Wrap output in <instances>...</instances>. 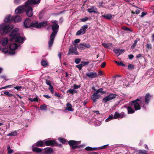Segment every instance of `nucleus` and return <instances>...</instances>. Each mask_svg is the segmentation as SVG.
<instances>
[{"label": "nucleus", "instance_id": "nucleus-39", "mask_svg": "<svg viewBox=\"0 0 154 154\" xmlns=\"http://www.w3.org/2000/svg\"><path fill=\"white\" fill-rule=\"evenodd\" d=\"M42 65L45 67H47L48 65V63L46 60H42L41 62Z\"/></svg>", "mask_w": 154, "mask_h": 154}, {"label": "nucleus", "instance_id": "nucleus-28", "mask_svg": "<svg viewBox=\"0 0 154 154\" xmlns=\"http://www.w3.org/2000/svg\"><path fill=\"white\" fill-rule=\"evenodd\" d=\"M125 51L124 50L120 49H114L113 50L114 52L116 54H118V55H120L122 52H124Z\"/></svg>", "mask_w": 154, "mask_h": 154}, {"label": "nucleus", "instance_id": "nucleus-11", "mask_svg": "<svg viewBox=\"0 0 154 154\" xmlns=\"http://www.w3.org/2000/svg\"><path fill=\"white\" fill-rule=\"evenodd\" d=\"M86 75L88 78L91 79L97 78L98 77L97 73L94 71L87 72Z\"/></svg>", "mask_w": 154, "mask_h": 154}, {"label": "nucleus", "instance_id": "nucleus-23", "mask_svg": "<svg viewBox=\"0 0 154 154\" xmlns=\"http://www.w3.org/2000/svg\"><path fill=\"white\" fill-rule=\"evenodd\" d=\"M40 0H28V5H29L30 4L33 5H36L39 4L40 2Z\"/></svg>", "mask_w": 154, "mask_h": 154}, {"label": "nucleus", "instance_id": "nucleus-31", "mask_svg": "<svg viewBox=\"0 0 154 154\" xmlns=\"http://www.w3.org/2000/svg\"><path fill=\"white\" fill-rule=\"evenodd\" d=\"M102 45L105 48H109L110 47H112V44L111 43H102Z\"/></svg>", "mask_w": 154, "mask_h": 154}, {"label": "nucleus", "instance_id": "nucleus-26", "mask_svg": "<svg viewBox=\"0 0 154 154\" xmlns=\"http://www.w3.org/2000/svg\"><path fill=\"white\" fill-rule=\"evenodd\" d=\"M13 21L12 17H11V15H8L4 19V22L5 23H11Z\"/></svg>", "mask_w": 154, "mask_h": 154}, {"label": "nucleus", "instance_id": "nucleus-14", "mask_svg": "<svg viewBox=\"0 0 154 154\" xmlns=\"http://www.w3.org/2000/svg\"><path fill=\"white\" fill-rule=\"evenodd\" d=\"M130 105L131 106H134L135 110H140L141 109L140 105L139 102H131Z\"/></svg>", "mask_w": 154, "mask_h": 154}, {"label": "nucleus", "instance_id": "nucleus-1", "mask_svg": "<svg viewBox=\"0 0 154 154\" xmlns=\"http://www.w3.org/2000/svg\"><path fill=\"white\" fill-rule=\"evenodd\" d=\"M17 29H14L10 33L9 36L11 38L10 39V42L21 43L23 41L24 38L20 36V34L18 32Z\"/></svg>", "mask_w": 154, "mask_h": 154}, {"label": "nucleus", "instance_id": "nucleus-58", "mask_svg": "<svg viewBox=\"0 0 154 154\" xmlns=\"http://www.w3.org/2000/svg\"><path fill=\"white\" fill-rule=\"evenodd\" d=\"M81 87V85H78L76 84H74L73 85V88L75 89L79 88Z\"/></svg>", "mask_w": 154, "mask_h": 154}, {"label": "nucleus", "instance_id": "nucleus-25", "mask_svg": "<svg viewBox=\"0 0 154 154\" xmlns=\"http://www.w3.org/2000/svg\"><path fill=\"white\" fill-rule=\"evenodd\" d=\"M66 107L65 109L69 111H73L74 109L72 108V105L69 103H67L66 104Z\"/></svg>", "mask_w": 154, "mask_h": 154}, {"label": "nucleus", "instance_id": "nucleus-20", "mask_svg": "<svg viewBox=\"0 0 154 154\" xmlns=\"http://www.w3.org/2000/svg\"><path fill=\"white\" fill-rule=\"evenodd\" d=\"M32 27L39 28L38 22V21L33 20L32 21L30 28H32Z\"/></svg>", "mask_w": 154, "mask_h": 154}, {"label": "nucleus", "instance_id": "nucleus-6", "mask_svg": "<svg viewBox=\"0 0 154 154\" xmlns=\"http://www.w3.org/2000/svg\"><path fill=\"white\" fill-rule=\"evenodd\" d=\"M77 48L75 47H73V46H72L70 47L68 51V52L67 54V55H78L79 54V52L77 51Z\"/></svg>", "mask_w": 154, "mask_h": 154}, {"label": "nucleus", "instance_id": "nucleus-62", "mask_svg": "<svg viewBox=\"0 0 154 154\" xmlns=\"http://www.w3.org/2000/svg\"><path fill=\"white\" fill-rule=\"evenodd\" d=\"M106 65V63L105 62H103L101 64V68H104L105 66Z\"/></svg>", "mask_w": 154, "mask_h": 154}, {"label": "nucleus", "instance_id": "nucleus-10", "mask_svg": "<svg viewBox=\"0 0 154 154\" xmlns=\"http://www.w3.org/2000/svg\"><path fill=\"white\" fill-rule=\"evenodd\" d=\"M68 144L70 146V147L71 148L72 150H74L77 149L78 145H76L77 144V142L76 141L74 140H70L68 142Z\"/></svg>", "mask_w": 154, "mask_h": 154}, {"label": "nucleus", "instance_id": "nucleus-40", "mask_svg": "<svg viewBox=\"0 0 154 154\" xmlns=\"http://www.w3.org/2000/svg\"><path fill=\"white\" fill-rule=\"evenodd\" d=\"M4 93L6 96H7L10 97H12L14 96L13 94L10 93L8 91H5L4 92Z\"/></svg>", "mask_w": 154, "mask_h": 154}, {"label": "nucleus", "instance_id": "nucleus-41", "mask_svg": "<svg viewBox=\"0 0 154 154\" xmlns=\"http://www.w3.org/2000/svg\"><path fill=\"white\" fill-rule=\"evenodd\" d=\"M40 109L42 110H46L47 109V107L46 105L44 104L41 105L40 106Z\"/></svg>", "mask_w": 154, "mask_h": 154}, {"label": "nucleus", "instance_id": "nucleus-55", "mask_svg": "<svg viewBox=\"0 0 154 154\" xmlns=\"http://www.w3.org/2000/svg\"><path fill=\"white\" fill-rule=\"evenodd\" d=\"M75 67L78 68L79 70H81L82 69V65L81 63V64L76 65Z\"/></svg>", "mask_w": 154, "mask_h": 154}, {"label": "nucleus", "instance_id": "nucleus-34", "mask_svg": "<svg viewBox=\"0 0 154 154\" xmlns=\"http://www.w3.org/2000/svg\"><path fill=\"white\" fill-rule=\"evenodd\" d=\"M136 154H148L147 151L145 150H139L136 152Z\"/></svg>", "mask_w": 154, "mask_h": 154}, {"label": "nucleus", "instance_id": "nucleus-35", "mask_svg": "<svg viewBox=\"0 0 154 154\" xmlns=\"http://www.w3.org/2000/svg\"><path fill=\"white\" fill-rule=\"evenodd\" d=\"M7 149L8 150V154H11L13 153L14 151L13 150L11 149L9 145H8L7 147Z\"/></svg>", "mask_w": 154, "mask_h": 154}, {"label": "nucleus", "instance_id": "nucleus-51", "mask_svg": "<svg viewBox=\"0 0 154 154\" xmlns=\"http://www.w3.org/2000/svg\"><path fill=\"white\" fill-rule=\"evenodd\" d=\"M14 88L16 89L18 91H20L21 89H23V87L22 86H16L14 87Z\"/></svg>", "mask_w": 154, "mask_h": 154}, {"label": "nucleus", "instance_id": "nucleus-52", "mask_svg": "<svg viewBox=\"0 0 154 154\" xmlns=\"http://www.w3.org/2000/svg\"><path fill=\"white\" fill-rule=\"evenodd\" d=\"M122 29L124 30L125 31H130L131 32H132V31L131 29L128 28V27H122Z\"/></svg>", "mask_w": 154, "mask_h": 154}, {"label": "nucleus", "instance_id": "nucleus-57", "mask_svg": "<svg viewBox=\"0 0 154 154\" xmlns=\"http://www.w3.org/2000/svg\"><path fill=\"white\" fill-rule=\"evenodd\" d=\"M81 61V59L80 58H78L75 59V62L76 64H79L80 63Z\"/></svg>", "mask_w": 154, "mask_h": 154}, {"label": "nucleus", "instance_id": "nucleus-29", "mask_svg": "<svg viewBox=\"0 0 154 154\" xmlns=\"http://www.w3.org/2000/svg\"><path fill=\"white\" fill-rule=\"evenodd\" d=\"M48 25V23L47 21H43L38 23L39 28H41L42 27H44Z\"/></svg>", "mask_w": 154, "mask_h": 154}, {"label": "nucleus", "instance_id": "nucleus-4", "mask_svg": "<svg viewBox=\"0 0 154 154\" xmlns=\"http://www.w3.org/2000/svg\"><path fill=\"white\" fill-rule=\"evenodd\" d=\"M28 3V2H26L25 4V11L26 15L28 17H31L33 14V9L30 6H29Z\"/></svg>", "mask_w": 154, "mask_h": 154}, {"label": "nucleus", "instance_id": "nucleus-5", "mask_svg": "<svg viewBox=\"0 0 154 154\" xmlns=\"http://www.w3.org/2000/svg\"><path fill=\"white\" fill-rule=\"evenodd\" d=\"M0 28L3 30V32L4 34H6L9 32L11 30L10 26L5 24L0 25Z\"/></svg>", "mask_w": 154, "mask_h": 154}, {"label": "nucleus", "instance_id": "nucleus-42", "mask_svg": "<svg viewBox=\"0 0 154 154\" xmlns=\"http://www.w3.org/2000/svg\"><path fill=\"white\" fill-rule=\"evenodd\" d=\"M114 116L113 115H110L109 116V117L106 120V122H109L110 120L114 119Z\"/></svg>", "mask_w": 154, "mask_h": 154}, {"label": "nucleus", "instance_id": "nucleus-45", "mask_svg": "<svg viewBox=\"0 0 154 154\" xmlns=\"http://www.w3.org/2000/svg\"><path fill=\"white\" fill-rule=\"evenodd\" d=\"M140 104L141 105H142L144 104H145V100L143 97H141V98L140 99Z\"/></svg>", "mask_w": 154, "mask_h": 154}, {"label": "nucleus", "instance_id": "nucleus-21", "mask_svg": "<svg viewBox=\"0 0 154 154\" xmlns=\"http://www.w3.org/2000/svg\"><path fill=\"white\" fill-rule=\"evenodd\" d=\"M46 150L43 153L45 154H51L53 152V149L50 147H47L43 149V150Z\"/></svg>", "mask_w": 154, "mask_h": 154}, {"label": "nucleus", "instance_id": "nucleus-2", "mask_svg": "<svg viewBox=\"0 0 154 154\" xmlns=\"http://www.w3.org/2000/svg\"><path fill=\"white\" fill-rule=\"evenodd\" d=\"M59 28V26L58 24H54L51 26V29L53 32L50 37V40L48 42V47L51 48L52 45L55 37L58 32L57 29Z\"/></svg>", "mask_w": 154, "mask_h": 154}, {"label": "nucleus", "instance_id": "nucleus-38", "mask_svg": "<svg viewBox=\"0 0 154 154\" xmlns=\"http://www.w3.org/2000/svg\"><path fill=\"white\" fill-rule=\"evenodd\" d=\"M140 40L139 38H137L134 40V44L131 47V49H133L135 48L137 45V42L138 41H139Z\"/></svg>", "mask_w": 154, "mask_h": 154}, {"label": "nucleus", "instance_id": "nucleus-56", "mask_svg": "<svg viewBox=\"0 0 154 154\" xmlns=\"http://www.w3.org/2000/svg\"><path fill=\"white\" fill-rule=\"evenodd\" d=\"M13 86V85H8L7 86H6L2 87V88H0V90L4 89H5L8 88H11L12 86Z\"/></svg>", "mask_w": 154, "mask_h": 154}, {"label": "nucleus", "instance_id": "nucleus-46", "mask_svg": "<svg viewBox=\"0 0 154 154\" xmlns=\"http://www.w3.org/2000/svg\"><path fill=\"white\" fill-rule=\"evenodd\" d=\"M77 48L80 50H84L83 43L79 44L77 46Z\"/></svg>", "mask_w": 154, "mask_h": 154}, {"label": "nucleus", "instance_id": "nucleus-37", "mask_svg": "<svg viewBox=\"0 0 154 154\" xmlns=\"http://www.w3.org/2000/svg\"><path fill=\"white\" fill-rule=\"evenodd\" d=\"M84 50L85 48H89L91 47V45L89 43H85L84 42L83 43Z\"/></svg>", "mask_w": 154, "mask_h": 154}, {"label": "nucleus", "instance_id": "nucleus-36", "mask_svg": "<svg viewBox=\"0 0 154 154\" xmlns=\"http://www.w3.org/2000/svg\"><path fill=\"white\" fill-rule=\"evenodd\" d=\"M102 17L107 20H110L112 18V15L110 14L104 15H102Z\"/></svg>", "mask_w": 154, "mask_h": 154}, {"label": "nucleus", "instance_id": "nucleus-53", "mask_svg": "<svg viewBox=\"0 0 154 154\" xmlns=\"http://www.w3.org/2000/svg\"><path fill=\"white\" fill-rule=\"evenodd\" d=\"M108 146V144L106 145L98 148V149H106Z\"/></svg>", "mask_w": 154, "mask_h": 154}, {"label": "nucleus", "instance_id": "nucleus-32", "mask_svg": "<svg viewBox=\"0 0 154 154\" xmlns=\"http://www.w3.org/2000/svg\"><path fill=\"white\" fill-rule=\"evenodd\" d=\"M59 141L63 144H67V140L64 138H59L58 139Z\"/></svg>", "mask_w": 154, "mask_h": 154}, {"label": "nucleus", "instance_id": "nucleus-60", "mask_svg": "<svg viewBox=\"0 0 154 154\" xmlns=\"http://www.w3.org/2000/svg\"><path fill=\"white\" fill-rule=\"evenodd\" d=\"M141 98V97H140L139 98H138L136 100H134L132 102H138V101H140V99Z\"/></svg>", "mask_w": 154, "mask_h": 154}, {"label": "nucleus", "instance_id": "nucleus-63", "mask_svg": "<svg viewBox=\"0 0 154 154\" xmlns=\"http://www.w3.org/2000/svg\"><path fill=\"white\" fill-rule=\"evenodd\" d=\"M80 42V39H76L74 40V43L75 44H77Z\"/></svg>", "mask_w": 154, "mask_h": 154}, {"label": "nucleus", "instance_id": "nucleus-49", "mask_svg": "<svg viewBox=\"0 0 154 154\" xmlns=\"http://www.w3.org/2000/svg\"><path fill=\"white\" fill-rule=\"evenodd\" d=\"M45 82L47 85L49 86V88L52 87L53 86L51 85V81L46 80Z\"/></svg>", "mask_w": 154, "mask_h": 154}, {"label": "nucleus", "instance_id": "nucleus-54", "mask_svg": "<svg viewBox=\"0 0 154 154\" xmlns=\"http://www.w3.org/2000/svg\"><path fill=\"white\" fill-rule=\"evenodd\" d=\"M134 65L132 64H129L128 66V69H129L131 70L134 69Z\"/></svg>", "mask_w": 154, "mask_h": 154}, {"label": "nucleus", "instance_id": "nucleus-22", "mask_svg": "<svg viewBox=\"0 0 154 154\" xmlns=\"http://www.w3.org/2000/svg\"><path fill=\"white\" fill-rule=\"evenodd\" d=\"M97 9L96 8H94V7L93 6H92L91 8H88L87 11L91 13H98V11H96V10H97Z\"/></svg>", "mask_w": 154, "mask_h": 154}, {"label": "nucleus", "instance_id": "nucleus-30", "mask_svg": "<svg viewBox=\"0 0 154 154\" xmlns=\"http://www.w3.org/2000/svg\"><path fill=\"white\" fill-rule=\"evenodd\" d=\"M67 93L73 94L74 93H76L77 92L76 90L74 89H69L66 91Z\"/></svg>", "mask_w": 154, "mask_h": 154}, {"label": "nucleus", "instance_id": "nucleus-59", "mask_svg": "<svg viewBox=\"0 0 154 154\" xmlns=\"http://www.w3.org/2000/svg\"><path fill=\"white\" fill-rule=\"evenodd\" d=\"M146 47L148 49H151L152 48V45L151 44L147 43L146 44Z\"/></svg>", "mask_w": 154, "mask_h": 154}, {"label": "nucleus", "instance_id": "nucleus-47", "mask_svg": "<svg viewBox=\"0 0 154 154\" xmlns=\"http://www.w3.org/2000/svg\"><path fill=\"white\" fill-rule=\"evenodd\" d=\"M28 100L31 101V102H38V99L37 97H36L34 99H32L30 97L28 98Z\"/></svg>", "mask_w": 154, "mask_h": 154}, {"label": "nucleus", "instance_id": "nucleus-15", "mask_svg": "<svg viewBox=\"0 0 154 154\" xmlns=\"http://www.w3.org/2000/svg\"><path fill=\"white\" fill-rule=\"evenodd\" d=\"M24 12V8L22 6H18L15 11V13L16 14H20L23 13Z\"/></svg>", "mask_w": 154, "mask_h": 154}, {"label": "nucleus", "instance_id": "nucleus-13", "mask_svg": "<svg viewBox=\"0 0 154 154\" xmlns=\"http://www.w3.org/2000/svg\"><path fill=\"white\" fill-rule=\"evenodd\" d=\"M125 116V114L124 112H122L120 113H119L117 112H116L114 115V119H117L118 118H122Z\"/></svg>", "mask_w": 154, "mask_h": 154}, {"label": "nucleus", "instance_id": "nucleus-9", "mask_svg": "<svg viewBox=\"0 0 154 154\" xmlns=\"http://www.w3.org/2000/svg\"><path fill=\"white\" fill-rule=\"evenodd\" d=\"M56 144V141L54 140H45V146H54Z\"/></svg>", "mask_w": 154, "mask_h": 154}, {"label": "nucleus", "instance_id": "nucleus-18", "mask_svg": "<svg viewBox=\"0 0 154 154\" xmlns=\"http://www.w3.org/2000/svg\"><path fill=\"white\" fill-rule=\"evenodd\" d=\"M38 147L34 145H32V149L33 152H35L37 153H39L42 152L43 150V149L38 148Z\"/></svg>", "mask_w": 154, "mask_h": 154}, {"label": "nucleus", "instance_id": "nucleus-7", "mask_svg": "<svg viewBox=\"0 0 154 154\" xmlns=\"http://www.w3.org/2000/svg\"><path fill=\"white\" fill-rule=\"evenodd\" d=\"M88 27V26L87 25H83L81 27L80 29L78 30L76 32V35H79L81 34H84Z\"/></svg>", "mask_w": 154, "mask_h": 154}, {"label": "nucleus", "instance_id": "nucleus-24", "mask_svg": "<svg viewBox=\"0 0 154 154\" xmlns=\"http://www.w3.org/2000/svg\"><path fill=\"white\" fill-rule=\"evenodd\" d=\"M18 47L17 45L15 43H14L10 45L9 48L11 50L14 51L17 49Z\"/></svg>", "mask_w": 154, "mask_h": 154}, {"label": "nucleus", "instance_id": "nucleus-12", "mask_svg": "<svg viewBox=\"0 0 154 154\" xmlns=\"http://www.w3.org/2000/svg\"><path fill=\"white\" fill-rule=\"evenodd\" d=\"M32 21L29 18H27L24 22L23 25L26 28H30Z\"/></svg>", "mask_w": 154, "mask_h": 154}, {"label": "nucleus", "instance_id": "nucleus-44", "mask_svg": "<svg viewBox=\"0 0 154 154\" xmlns=\"http://www.w3.org/2000/svg\"><path fill=\"white\" fill-rule=\"evenodd\" d=\"M17 135V132L16 131L11 132L7 135L8 136H15Z\"/></svg>", "mask_w": 154, "mask_h": 154}, {"label": "nucleus", "instance_id": "nucleus-3", "mask_svg": "<svg viewBox=\"0 0 154 154\" xmlns=\"http://www.w3.org/2000/svg\"><path fill=\"white\" fill-rule=\"evenodd\" d=\"M103 88H100L93 93L92 95L91 96V98L94 103L97 101V100L100 98V95L99 93H101V94H104L105 93V92L103 91Z\"/></svg>", "mask_w": 154, "mask_h": 154}, {"label": "nucleus", "instance_id": "nucleus-17", "mask_svg": "<svg viewBox=\"0 0 154 154\" xmlns=\"http://www.w3.org/2000/svg\"><path fill=\"white\" fill-rule=\"evenodd\" d=\"M33 145L35 146L38 147H43L45 146V140H40L37 142L36 143L34 144Z\"/></svg>", "mask_w": 154, "mask_h": 154}, {"label": "nucleus", "instance_id": "nucleus-48", "mask_svg": "<svg viewBox=\"0 0 154 154\" xmlns=\"http://www.w3.org/2000/svg\"><path fill=\"white\" fill-rule=\"evenodd\" d=\"M115 63L117 65L119 66H125V64H124L122 62H119L118 61H115Z\"/></svg>", "mask_w": 154, "mask_h": 154}, {"label": "nucleus", "instance_id": "nucleus-43", "mask_svg": "<svg viewBox=\"0 0 154 154\" xmlns=\"http://www.w3.org/2000/svg\"><path fill=\"white\" fill-rule=\"evenodd\" d=\"M90 62L89 61H82L81 63L82 65V67L87 66L89 63Z\"/></svg>", "mask_w": 154, "mask_h": 154}, {"label": "nucleus", "instance_id": "nucleus-8", "mask_svg": "<svg viewBox=\"0 0 154 154\" xmlns=\"http://www.w3.org/2000/svg\"><path fill=\"white\" fill-rule=\"evenodd\" d=\"M117 95L113 93L110 94L109 95L104 97L103 100L105 102H107L115 98L116 97Z\"/></svg>", "mask_w": 154, "mask_h": 154}, {"label": "nucleus", "instance_id": "nucleus-16", "mask_svg": "<svg viewBox=\"0 0 154 154\" xmlns=\"http://www.w3.org/2000/svg\"><path fill=\"white\" fill-rule=\"evenodd\" d=\"M151 97L152 96L150 94L147 93L146 94L145 96L144 99L145 100V103H146V105H148L149 104Z\"/></svg>", "mask_w": 154, "mask_h": 154}, {"label": "nucleus", "instance_id": "nucleus-50", "mask_svg": "<svg viewBox=\"0 0 154 154\" xmlns=\"http://www.w3.org/2000/svg\"><path fill=\"white\" fill-rule=\"evenodd\" d=\"M89 19V18L87 17H85L83 18H82L80 19V21L82 22H85L87 21Z\"/></svg>", "mask_w": 154, "mask_h": 154}, {"label": "nucleus", "instance_id": "nucleus-61", "mask_svg": "<svg viewBox=\"0 0 154 154\" xmlns=\"http://www.w3.org/2000/svg\"><path fill=\"white\" fill-rule=\"evenodd\" d=\"M92 148L89 146H88L86 147L85 149L88 151H92Z\"/></svg>", "mask_w": 154, "mask_h": 154}, {"label": "nucleus", "instance_id": "nucleus-27", "mask_svg": "<svg viewBox=\"0 0 154 154\" xmlns=\"http://www.w3.org/2000/svg\"><path fill=\"white\" fill-rule=\"evenodd\" d=\"M8 39L7 38H5L2 39L1 41V43L2 45L5 46L8 44Z\"/></svg>", "mask_w": 154, "mask_h": 154}, {"label": "nucleus", "instance_id": "nucleus-19", "mask_svg": "<svg viewBox=\"0 0 154 154\" xmlns=\"http://www.w3.org/2000/svg\"><path fill=\"white\" fill-rule=\"evenodd\" d=\"M12 19L15 22H20L21 20V17L19 15H17L15 16H13L12 17Z\"/></svg>", "mask_w": 154, "mask_h": 154}, {"label": "nucleus", "instance_id": "nucleus-64", "mask_svg": "<svg viewBox=\"0 0 154 154\" xmlns=\"http://www.w3.org/2000/svg\"><path fill=\"white\" fill-rule=\"evenodd\" d=\"M49 89L51 93L52 94H53V93H54V90H53V86L52 87L49 88Z\"/></svg>", "mask_w": 154, "mask_h": 154}, {"label": "nucleus", "instance_id": "nucleus-33", "mask_svg": "<svg viewBox=\"0 0 154 154\" xmlns=\"http://www.w3.org/2000/svg\"><path fill=\"white\" fill-rule=\"evenodd\" d=\"M128 112V114H132L135 112V111L131 106H128L127 107Z\"/></svg>", "mask_w": 154, "mask_h": 154}]
</instances>
